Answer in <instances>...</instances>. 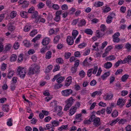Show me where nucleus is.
Masks as SVG:
<instances>
[{"label": "nucleus", "mask_w": 131, "mask_h": 131, "mask_svg": "<svg viewBox=\"0 0 131 131\" xmlns=\"http://www.w3.org/2000/svg\"><path fill=\"white\" fill-rule=\"evenodd\" d=\"M91 121L93 122V125L95 126L98 127L101 124L100 118L96 117L95 115H92L91 116Z\"/></svg>", "instance_id": "nucleus-1"}, {"label": "nucleus", "mask_w": 131, "mask_h": 131, "mask_svg": "<svg viewBox=\"0 0 131 131\" xmlns=\"http://www.w3.org/2000/svg\"><path fill=\"white\" fill-rule=\"evenodd\" d=\"M17 74L21 78H24L26 73V71L25 69L23 67L19 66L17 70Z\"/></svg>", "instance_id": "nucleus-2"}, {"label": "nucleus", "mask_w": 131, "mask_h": 131, "mask_svg": "<svg viewBox=\"0 0 131 131\" xmlns=\"http://www.w3.org/2000/svg\"><path fill=\"white\" fill-rule=\"evenodd\" d=\"M62 95L64 96H67L71 94L72 93V91L71 89L63 90L61 92Z\"/></svg>", "instance_id": "nucleus-3"}, {"label": "nucleus", "mask_w": 131, "mask_h": 131, "mask_svg": "<svg viewBox=\"0 0 131 131\" xmlns=\"http://www.w3.org/2000/svg\"><path fill=\"white\" fill-rule=\"evenodd\" d=\"M126 102V101L123 99L120 98L118 100L117 105L119 106L120 107H122L125 105Z\"/></svg>", "instance_id": "nucleus-4"}, {"label": "nucleus", "mask_w": 131, "mask_h": 131, "mask_svg": "<svg viewBox=\"0 0 131 131\" xmlns=\"http://www.w3.org/2000/svg\"><path fill=\"white\" fill-rule=\"evenodd\" d=\"M120 35L119 32L115 33L113 35V41L114 42H118L120 41L118 37Z\"/></svg>", "instance_id": "nucleus-5"}, {"label": "nucleus", "mask_w": 131, "mask_h": 131, "mask_svg": "<svg viewBox=\"0 0 131 131\" xmlns=\"http://www.w3.org/2000/svg\"><path fill=\"white\" fill-rule=\"evenodd\" d=\"M33 13V14L32 16V18H35V22L37 23L39 21V19L40 18V16L38 15V12L36 11L35 12Z\"/></svg>", "instance_id": "nucleus-6"}, {"label": "nucleus", "mask_w": 131, "mask_h": 131, "mask_svg": "<svg viewBox=\"0 0 131 131\" xmlns=\"http://www.w3.org/2000/svg\"><path fill=\"white\" fill-rule=\"evenodd\" d=\"M74 39L71 36H68L67 39V41L68 44L70 45H72L73 43Z\"/></svg>", "instance_id": "nucleus-7"}, {"label": "nucleus", "mask_w": 131, "mask_h": 131, "mask_svg": "<svg viewBox=\"0 0 131 131\" xmlns=\"http://www.w3.org/2000/svg\"><path fill=\"white\" fill-rule=\"evenodd\" d=\"M105 100H111L113 96V94L111 93H108L105 95Z\"/></svg>", "instance_id": "nucleus-8"}, {"label": "nucleus", "mask_w": 131, "mask_h": 131, "mask_svg": "<svg viewBox=\"0 0 131 131\" xmlns=\"http://www.w3.org/2000/svg\"><path fill=\"white\" fill-rule=\"evenodd\" d=\"M50 40V39L49 38L46 37L42 40V43L43 45L46 46L49 43Z\"/></svg>", "instance_id": "nucleus-9"}, {"label": "nucleus", "mask_w": 131, "mask_h": 131, "mask_svg": "<svg viewBox=\"0 0 131 131\" xmlns=\"http://www.w3.org/2000/svg\"><path fill=\"white\" fill-rule=\"evenodd\" d=\"M86 23V22L85 19H82L79 21L78 25L79 27H82L84 26Z\"/></svg>", "instance_id": "nucleus-10"}, {"label": "nucleus", "mask_w": 131, "mask_h": 131, "mask_svg": "<svg viewBox=\"0 0 131 131\" xmlns=\"http://www.w3.org/2000/svg\"><path fill=\"white\" fill-rule=\"evenodd\" d=\"M2 110L4 112H7L9 110V105L8 104H4L2 106Z\"/></svg>", "instance_id": "nucleus-11"}, {"label": "nucleus", "mask_w": 131, "mask_h": 131, "mask_svg": "<svg viewBox=\"0 0 131 131\" xmlns=\"http://www.w3.org/2000/svg\"><path fill=\"white\" fill-rule=\"evenodd\" d=\"M76 108H75L74 106H72L69 110V115L70 116L73 115L76 112Z\"/></svg>", "instance_id": "nucleus-12"}, {"label": "nucleus", "mask_w": 131, "mask_h": 131, "mask_svg": "<svg viewBox=\"0 0 131 131\" xmlns=\"http://www.w3.org/2000/svg\"><path fill=\"white\" fill-rule=\"evenodd\" d=\"M13 25V24L11 23H9L8 24L7 26L9 30L12 31L15 29V27Z\"/></svg>", "instance_id": "nucleus-13"}, {"label": "nucleus", "mask_w": 131, "mask_h": 131, "mask_svg": "<svg viewBox=\"0 0 131 131\" xmlns=\"http://www.w3.org/2000/svg\"><path fill=\"white\" fill-rule=\"evenodd\" d=\"M103 32L102 31H99V30H97L96 33V37L98 38L102 37L105 34V33Z\"/></svg>", "instance_id": "nucleus-14"}, {"label": "nucleus", "mask_w": 131, "mask_h": 131, "mask_svg": "<svg viewBox=\"0 0 131 131\" xmlns=\"http://www.w3.org/2000/svg\"><path fill=\"white\" fill-rule=\"evenodd\" d=\"M35 73L38 72L39 71L40 68L36 64H35L32 66L31 67Z\"/></svg>", "instance_id": "nucleus-15"}, {"label": "nucleus", "mask_w": 131, "mask_h": 131, "mask_svg": "<svg viewBox=\"0 0 131 131\" xmlns=\"http://www.w3.org/2000/svg\"><path fill=\"white\" fill-rule=\"evenodd\" d=\"M74 101V100L73 99L72 97H71L67 100V104L71 106L73 104Z\"/></svg>", "instance_id": "nucleus-16"}, {"label": "nucleus", "mask_w": 131, "mask_h": 131, "mask_svg": "<svg viewBox=\"0 0 131 131\" xmlns=\"http://www.w3.org/2000/svg\"><path fill=\"white\" fill-rule=\"evenodd\" d=\"M60 39V36L59 35H57L55 37L53 40V42L54 44H57L58 42Z\"/></svg>", "instance_id": "nucleus-17"}, {"label": "nucleus", "mask_w": 131, "mask_h": 131, "mask_svg": "<svg viewBox=\"0 0 131 131\" xmlns=\"http://www.w3.org/2000/svg\"><path fill=\"white\" fill-rule=\"evenodd\" d=\"M119 120L118 118L116 119L113 120L111 121L110 122H109L108 124L110 125L111 126H113Z\"/></svg>", "instance_id": "nucleus-18"}, {"label": "nucleus", "mask_w": 131, "mask_h": 131, "mask_svg": "<svg viewBox=\"0 0 131 131\" xmlns=\"http://www.w3.org/2000/svg\"><path fill=\"white\" fill-rule=\"evenodd\" d=\"M17 56L15 54H13L11 56L10 58V60L12 62L15 61L17 59Z\"/></svg>", "instance_id": "nucleus-19"}, {"label": "nucleus", "mask_w": 131, "mask_h": 131, "mask_svg": "<svg viewBox=\"0 0 131 131\" xmlns=\"http://www.w3.org/2000/svg\"><path fill=\"white\" fill-rule=\"evenodd\" d=\"M112 63L110 62H107L104 64V67L106 69H109L112 67Z\"/></svg>", "instance_id": "nucleus-20"}, {"label": "nucleus", "mask_w": 131, "mask_h": 131, "mask_svg": "<svg viewBox=\"0 0 131 131\" xmlns=\"http://www.w3.org/2000/svg\"><path fill=\"white\" fill-rule=\"evenodd\" d=\"M78 34V32L76 30H74L73 31L72 33V37L74 39H75V38Z\"/></svg>", "instance_id": "nucleus-21"}, {"label": "nucleus", "mask_w": 131, "mask_h": 131, "mask_svg": "<svg viewBox=\"0 0 131 131\" xmlns=\"http://www.w3.org/2000/svg\"><path fill=\"white\" fill-rule=\"evenodd\" d=\"M110 73L109 72H107L105 73L101 76V78L103 80H105L107 76L110 75Z\"/></svg>", "instance_id": "nucleus-22"}, {"label": "nucleus", "mask_w": 131, "mask_h": 131, "mask_svg": "<svg viewBox=\"0 0 131 131\" xmlns=\"http://www.w3.org/2000/svg\"><path fill=\"white\" fill-rule=\"evenodd\" d=\"M64 79L65 78L64 77H60L57 79L56 81L58 83H61L64 80Z\"/></svg>", "instance_id": "nucleus-23"}, {"label": "nucleus", "mask_w": 131, "mask_h": 131, "mask_svg": "<svg viewBox=\"0 0 131 131\" xmlns=\"http://www.w3.org/2000/svg\"><path fill=\"white\" fill-rule=\"evenodd\" d=\"M31 28V26L30 24L26 25L24 28V31L25 32L29 31Z\"/></svg>", "instance_id": "nucleus-24"}, {"label": "nucleus", "mask_w": 131, "mask_h": 131, "mask_svg": "<svg viewBox=\"0 0 131 131\" xmlns=\"http://www.w3.org/2000/svg\"><path fill=\"white\" fill-rule=\"evenodd\" d=\"M84 32L87 34L92 35L93 34V31L92 30L90 29H87L85 30Z\"/></svg>", "instance_id": "nucleus-25"}, {"label": "nucleus", "mask_w": 131, "mask_h": 131, "mask_svg": "<svg viewBox=\"0 0 131 131\" xmlns=\"http://www.w3.org/2000/svg\"><path fill=\"white\" fill-rule=\"evenodd\" d=\"M130 58V55L128 56L126 58H125L123 60H122V63L124 64L127 63V62H129V58Z\"/></svg>", "instance_id": "nucleus-26"}, {"label": "nucleus", "mask_w": 131, "mask_h": 131, "mask_svg": "<svg viewBox=\"0 0 131 131\" xmlns=\"http://www.w3.org/2000/svg\"><path fill=\"white\" fill-rule=\"evenodd\" d=\"M103 3L100 2H95L94 4V6L96 7H100L103 5Z\"/></svg>", "instance_id": "nucleus-27"}, {"label": "nucleus", "mask_w": 131, "mask_h": 131, "mask_svg": "<svg viewBox=\"0 0 131 131\" xmlns=\"http://www.w3.org/2000/svg\"><path fill=\"white\" fill-rule=\"evenodd\" d=\"M29 69V71L28 73L29 75H32L35 73V72L33 70V69L31 67H30Z\"/></svg>", "instance_id": "nucleus-28"}, {"label": "nucleus", "mask_w": 131, "mask_h": 131, "mask_svg": "<svg viewBox=\"0 0 131 131\" xmlns=\"http://www.w3.org/2000/svg\"><path fill=\"white\" fill-rule=\"evenodd\" d=\"M17 15V13L16 11H13L11 12L10 16L12 18H13Z\"/></svg>", "instance_id": "nucleus-29"}, {"label": "nucleus", "mask_w": 131, "mask_h": 131, "mask_svg": "<svg viewBox=\"0 0 131 131\" xmlns=\"http://www.w3.org/2000/svg\"><path fill=\"white\" fill-rule=\"evenodd\" d=\"M20 15L23 18L27 17V13L23 11L21 12L20 13Z\"/></svg>", "instance_id": "nucleus-30"}, {"label": "nucleus", "mask_w": 131, "mask_h": 131, "mask_svg": "<svg viewBox=\"0 0 131 131\" xmlns=\"http://www.w3.org/2000/svg\"><path fill=\"white\" fill-rule=\"evenodd\" d=\"M24 45L27 47H28L31 45V43H30V42L27 40H25L23 41Z\"/></svg>", "instance_id": "nucleus-31"}, {"label": "nucleus", "mask_w": 131, "mask_h": 131, "mask_svg": "<svg viewBox=\"0 0 131 131\" xmlns=\"http://www.w3.org/2000/svg\"><path fill=\"white\" fill-rule=\"evenodd\" d=\"M52 52L50 51H49L46 53V58L47 59H49L51 57Z\"/></svg>", "instance_id": "nucleus-32"}, {"label": "nucleus", "mask_w": 131, "mask_h": 131, "mask_svg": "<svg viewBox=\"0 0 131 131\" xmlns=\"http://www.w3.org/2000/svg\"><path fill=\"white\" fill-rule=\"evenodd\" d=\"M79 74L80 77L83 78L85 77V73L83 70H81L80 71Z\"/></svg>", "instance_id": "nucleus-33"}, {"label": "nucleus", "mask_w": 131, "mask_h": 131, "mask_svg": "<svg viewBox=\"0 0 131 131\" xmlns=\"http://www.w3.org/2000/svg\"><path fill=\"white\" fill-rule=\"evenodd\" d=\"M59 122L58 121L54 120L52 121L51 124L52 125L53 127H55L59 125Z\"/></svg>", "instance_id": "nucleus-34"}, {"label": "nucleus", "mask_w": 131, "mask_h": 131, "mask_svg": "<svg viewBox=\"0 0 131 131\" xmlns=\"http://www.w3.org/2000/svg\"><path fill=\"white\" fill-rule=\"evenodd\" d=\"M37 33V30H34L31 31L30 34V35L31 37H34Z\"/></svg>", "instance_id": "nucleus-35"}, {"label": "nucleus", "mask_w": 131, "mask_h": 131, "mask_svg": "<svg viewBox=\"0 0 131 131\" xmlns=\"http://www.w3.org/2000/svg\"><path fill=\"white\" fill-rule=\"evenodd\" d=\"M123 47L122 44L118 45H116L115 46V49L117 50H120Z\"/></svg>", "instance_id": "nucleus-36"}, {"label": "nucleus", "mask_w": 131, "mask_h": 131, "mask_svg": "<svg viewBox=\"0 0 131 131\" xmlns=\"http://www.w3.org/2000/svg\"><path fill=\"white\" fill-rule=\"evenodd\" d=\"M113 19V17L110 16H108L107 18L106 22L107 23H110L112 22V20Z\"/></svg>", "instance_id": "nucleus-37"}, {"label": "nucleus", "mask_w": 131, "mask_h": 131, "mask_svg": "<svg viewBox=\"0 0 131 131\" xmlns=\"http://www.w3.org/2000/svg\"><path fill=\"white\" fill-rule=\"evenodd\" d=\"M41 37V35L39 34L33 39L32 40V41L35 42L36 40H38Z\"/></svg>", "instance_id": "nucleus-38"}, {"label": "nucleus", "mask_w": 131, "mask_h": 131, "mask_svg": "<svg viewBox=\"0 0 131 131\" xmlns=\"http://www.w3.org/2000/svg\"><path fill=\"white\" fill-rule=\"evenodd\" d=\"M23 55L21 54H20L19 56L18 57V61L19 63H20L21 62V61H22L23 60Z\"/></svg>", "instance_id": "nucleus-39"}, {"label": "nucleus", "mask_w": 131, "mask_h": 131, "mask_svg": "<svg viewBox=\"0 0 131 131\" xmlns=\"http://www.w3.org/2000/svg\"><path fill=\"white\" fill-rule=\"evenodd\" d=\"M118 112L116 110H115L112 114V116L113 117H115L118 115Z\"/></svg>", "instance_id": "nucleus-40"}, {"label": "nucleus", "mask_w": 131, "mask_h": 131, "mask_svg": "<svg viewBox=\"0 0 131 131\" xmlns=\"http://www.w3.org/2000/svg\"><path fill=\"white\" fill-rule=\"evenodd\" d=\"M62 109V107L60 106H57L54 107V109L55 111L57 112L61 111Z\"/></svg>", "instance_id": "nucleus-41"}, {"label": "nucleus", "mask_w": 131, "mask_h": 131, "mask_svg": "<svg viewBox=\"0 0 131 131\" xmlns=\"http://www.w3.org/2000/svg\"><path fill=\"white\" fill-rule=\"evenodd\" d=\"M127 120L125 119H121L119 121L118 123L119 124H123L127 122Z\"/></svg>", "instance_id": "nucleus-42"}, {"label": "nucleus", "mask_w": 131, "mask_h": 131, "mask_svg": "<svg viewBox=\"0 0 131 131\" xmlns=\"http://www.w3.org/2000/svg\"><path fill=\"white\" fill-rule=\"evenodd\" d=\"M93 70V68H92L89 70L87 72V75L88 77H90L92 75V72Z\"/></svg>", "instance_id": "nucleus-43"}, {"label": "nucleus", "mask_w": 131, "mask_h": 131, "mask_svg": "<svg viewBox=\"0 0 131 131\" xmlns=\"http://www.w3.org/2000/svg\"><path fill=\"white\" fill-rule=\"evenodd\" d=\"M125 48L128 50V51H129L131 50V45L129 43H127L125 45Z\"/></svg>", "instance_id": "nucleus-44"}, {"label": "nucleus", "mask_w": 131, "mask_h": 131, "mask_svg": "<svg viewBox=\"0 0 131 131\" xmlns=\"http://www.w3.org/2000/svg\"><path fill=\"white\" fill-rule=\"evenodd\" d=\"M82 116V114L81 113L77 114L75 116V120H77L78 121H80V119H82L81 118V117Z\"/></svg>", "instance_id": "nucleus-45"}, {"label": "nucleus", "mask_w": 131, "mask_h": 131, "mask_svg": "<svg viewBox=\"0 0 131 131\" xmlns=\"http://www.w3.org/2000/svg\"><path fill=\"white\" fill-rule=\"evenodd\" d=\"M62 86V85L60 83H58L54 85V88L56 89H58L60 88Z\"/></svg>", "instance_id": "nucleus-46"}, {"label": "nucleus", "mask_w": 131, "mask_h": 131, "mask_svg": "<svg viewBox=\"0 0 131 131\" xmlns=\"http://www.w3.org/2000/svg\"><path fill=\"white\" fill-rule=\"evenodd\" d=\"M128 77V75L125 74L123 75L122 79V80L123 82L125 81Z\"/></svg>", "instance_id": "nucleus-47"}, {"label": "nucleus", "mask_w": 131, "mask_h": 131, "mask_svg": "<svg viewBox=\"0 0 131 131\" xmlns=\"http://www.w3.org/2000/svg\"><path fill=\"white\" fill-rule=\"evenodd\" d=\"M28 5V2H27L24 1L23 3L22 4V7L24 8L26 7H27Z\"/></svg>", "instance_id": "nucleus-48"}, {"label": "nucleus", "mask_w": 131, "mask_h": 131, "mask_svg": "<svg viewBox=\"0 0 131 131\" xmlns=\"http://www.w3.org/2000/svg\"><path fill=\"white\" fill-rule=\"evenodd\" d=\"M11 45L10 44H9L5 46V51H9L11 49Z\"/></svg>", "instance_id": "nucleus-49"}, {"label": "nucleus", "mask_w": 131, "mask_h": 131, "mask_svg": "<svg viewBox=\"0 0 131 131\" xmlns=\"http://www.w3.org/2000/svg\"><path fill=\"white\" fill-rule=\"evenodd\" d=\"M68 127V125H62L61 127H60L58 130L60 131H61L65 129Z\"/></svg>", "instance_id": "nucleus-50"}, {"label": "nucleus", "mask_w": 131, "mask_h": 131, "mask_svg": "<svg viewBox=\"0 0 131 131\" xmlns=\"http://www.w3.org/2000/svg\"><path fill=\"white\" fill-rule=\"evenodd\" d=\"M19 46V43L18 42H16L13 46L14 48L15 49H17L18 48Z\"/></svg>", "instance_id": "nucleus-51"}, {"label": "nucleus", "mask_w": 131, "mask_h": 131, "mask_svg": "<svg viewBox=\"0 0 131 131\" xmlns=\"http://www.w3.org/2000/svg\"><path fill=\"white\" fill-rule=\"evenodd\" d=\"M101 30L103 32L106 29V27L104 24H102L100 26Z\"/></svg>", "instance_id": "nucleus-52"}, {"label": "nucleus", "mask_w": 131, "mask_h": 131, "mask_svg": "<svg viewBox=\"0 0 131 131\" xmlns=\"http://www.w3.org/2000/svg\"><path fill=\"white\" fill-rule=\"evenodd\" d=\"M12 119L11 118H10L8 119V121L7 123V125L9 126L12 125Z\"/></svg>", "instance_id": "nucleus-53"}, {"label": "nucleus", "mask_w": 131, "mask_h": 131, "mask_svg": "<svg viewBox=\"0 0 131 131\" xmlns=\"http://www.w3.org/2000/svg\"><path fill=\"white\" fill-rule=\"evenodd\" d=\"M48 50V47L47 46H46L45 47L41 49L40 51L41 53H45L46 52V51Z\"/></svg>", "instance_id": "nucleus-54"}, {"label": "nucleus", "mask_w": 131, "mask_h": 131, "mask_svg": "<svg viewBox=\"0 0 131 131\" xmlns=\"http://www.w3.org/2000/svg\"><path fill=\"white\" fill-rule=\"evenodd\" d=\"M46 5L49 8H51L52 6V4L51 2L49 1H47L46 2Z\"/></svg>", "instance_id": "nucleus-55"}, {"label": "nucleus", "mask_w": 131, "mask_h": 131, "mask_svg": "<svg viewBox=\"0 0 131 131\" xmlns=\"http://www.w3.org/2000/svg\"><path fill=\"white\" fill-rule=\"evenodd\" d=\"M77 67L74 66L72 67L71 69V71L72 73H75L77 71Z\"/></svg>", "instance_id": "nucleus-56"}, {"label": "nucleus", "mask_w": 131, "mask_h": 131, "mask_svg": "<svg viewBox=\"0 0 131 131\" xmlns=\"http://www.w3.org/2000/svg\"><path fill=\"white\" fill-rule=\"evenodd\" d=\"M107 59L110 61H111L115 59V57L114 56L112 55L107 57Z\"/></svg>", "instance_id": "nucleus-57"}, {"label": "nucleus", "mask_w": 131, "mask_h": 131, "mask_svg": "<svg viewBox=\"0 0 131 131\" xmlns=\"http://www.w3.org/2000/svg\"><path fill=\"white\" fill-rule=\"evenodd\" d=\"M56 62L58 63L62 64L63 62V60L62 58H59L56 59Z\"/></svg>", "instance_id": "nucleus-58"}, {"label": "nucleus", "mask_w": 131, "mask_h": 131, "mask_svg": "<svg viewBox=\"0 0 131 131\" xmlns=\"http://www.w3.org/2000/svg\"><path fill=\"white\" fill-rule=\"evenodd\" d=\"M126 8L125 7L122 6L120 8L121 12L123 13H124L126 10Z\"/></svg>", "instance_id": "nucleus-59"}, {"label": "nucleus", "mask_w": 131, "mask_h": 131, "mask_svg": "<svg viewBox=\"0 0 131 131\" xmlns=\"http://www.w3.org/2000/svg\"><path fill=\"white\" fill-rule=\"evenodd\" d=\"M60 68L59 65H56L55 67V68L53 70V72H55L56 71H58L59 70Z\"/></svg>", "instance_id": "nucleus-60"}, {"label": "nucleus", "mask_w": 131, "mask_h": 131, "mask_svg": "<svg viewBox=\"0 0 131 131\" xmlns=\"http://www.w3.org/2000/svg\"><path fill=\"white\" fill-rule=\"evenodd\" d=\"M13 72L12 71H9L8 73V77L9 78H11L13 76Z\"/></svg>", "instance_id": "nucleus-61"}, {"label": "nucleus", "mask_w": 131, "mask_h": 131, "mask_svg": "<svg viewBox=\"0 0 131 131\" xmlns=\"http://www.w3.org/2000/svg\"><path fill=\"white\" fill-rule=\"evenodd\" d=\"M97 83L96 81L94 80L92 81L90 83V85L91 86H94Z\"/></svg>", "instance_id": "nucleus-62"}, {"label": "nucleus", "mask_w": 131, "mask_h": 131, "mask_svg": "<svg viewBox=\"0 0 131 131\" xmlns=\"http://www.w3.org/2000/svg\"><path fill=\"white\" fill-rule=\"evenodd\" d=\"M71 53L70 52H66L65 53V57L66 59H68L71 56Z\"/></svg>", "instance_id": "nucleus-63"}, {"label": "nucleus", "mask_w": 131, "mask_h": 131, "mask_svg": "<svg viewBox=\"0 0 131 131\" xmlns=\"http://www.w3.org/2000/svg\"><path fill=\"white\" fill-rule=\"evenodd\" d=\"M121 95L122 96H124L126 95L128 93V92L126 90L123 91L121 92Z\"/></svg>", "instance_id": "nucleus-64"}]
</instances>
